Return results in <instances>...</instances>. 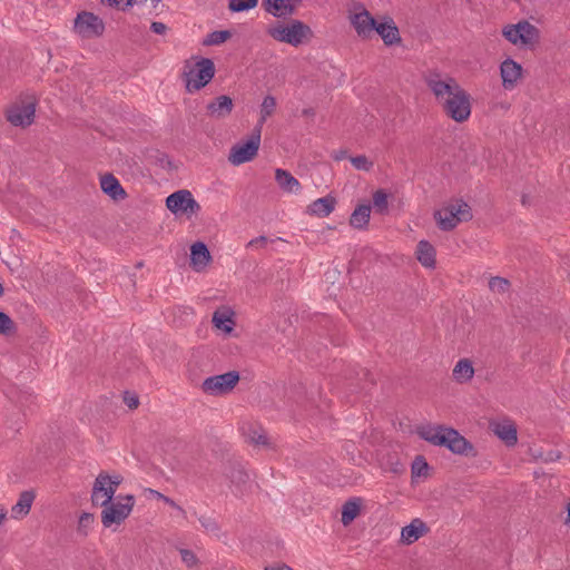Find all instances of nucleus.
Listing matches in <instances>:
<instances>
[{
	"label": "nucleus",
	"instance_id": "obj_41",
	"mask_svg": "<svg viewBox=\"0 0 570 570\" xmlns=\"http://www.w3.org/2000/svg\"><path fill=\"white\" fill-rule=\"evenodd\" d=\"M150 493L154 498H156L157 500H160L161 502L166 503L170 508L177 510L184 518H186V511L179 504H177L171 498H169L156 490H150Z\"/></svg>",
	"mask_w": 570,
	"mask_h": 570
},
{
	"label": "nucleus",
	"instance_id": "obj_33",
	"mask_svg": "<svg viewBox=\"0 0 570 570\" xmlns=\"http://www.w3.org/2000/svg\"><path fill=\"white\" fill-rule=\"evenodd\" d=\"M373 206L379 214L384 215L389 212V195L383 189L373 194Z\"/></svg>",
	"mask_w": 570,
	"mask_h": 570
},
{
	"label": "nucleus",
	"instance_id": "obj_48",
	"mask_svg": "<svg viewBox=\"0 0 570 570\" xmlns=\"http://www.w3.org/2000/svg\"><path fill=\"white\" fill-rule=\"evenodd\" d=\"M153 32L157 35H164L167 31V27L163 22L154 21L150 26Z\"/></svg>",
	"mask_w": 570,
	"mask_h": 570
},
{
	"label": "nucleus",
	"instance_id": "obj_54",
	"mask_svg": "<svg viewBox=\"0 0 570 570\" xmlns=\"http://www.w3.org/2000/svg\"><path fill=\"white\" fill-rule=\"evenodd\" d=\"M345 154H346L345 151H340V154L335 156V159L336 160L343 159L345 157Z\"/></svg>",
	"mask_w": 570,
	"mask_h": 570
},
{
	"label": "nucleus",
	"instance_id": "obj_22",
	"mask_svg": "<svg viewBox=\"0 0 570 570\" xmlns=\"http://www.w3.org/2000/svg\"><path fill=\"white\" fill-rule=\"evenodd\" d=\"M35 499V490L22 491L19 495L17 503L11 508V518L19 520L28 515Z\"/></svg>",
	"mask_w": 570,
	"mask_h": 570
},
{
	"label": "nucleus",
	"instance_id": "obj_13",
	"mask_svg": "<svg viewBox=\"0 0 570 570\" xmlns=\"http://www.w3.org/2000/svg\"><path fill=\"white\" fill-rule=\"evenodd\" d=\"M75 30L82 38L90 39L100 37L105 31V23L101 18L92 12L82 11L75 19Z\"/></svg>",
	"mask_w": 570,
	"mask_h": 570
},
{
	"label": "nucleus",
	"instance_id": "obj_27",
	"mask_svg": "<svg viewBox=\"0 0 570 570\" xmlns=\"http://www.w3.org/2000/svg\"><path fill=\"white\" fill-rule=\"evenodd\" d=\"M275 180L279 188L286 193H297L301 189L299 181L287 170L276 169Z\"/></svg>",
	"mask_w": 570,
	"mask_h": 570
},
{
	"label": "nucleus",
	"instance_id": "obj_45",
	"mask_svg": "<svg viewBox=\"0 0 570 570\" xmlns=\"http://www.w3.org/2000/svg\"><path fill=\"white\" fill-rule=\"evenodd\" d=\"M147 3L148 11L151 14L159 16L166 10V6L163 3V0H149Z\"/></svg>",
	"mask_w": 570,
	"mask_h": 570
},
{
	"label": "nucleus",
	"instance_id": "obj_20",
	"mask_svg": "<svg viewBox=\"0 0 570 570\" xmlns=\"http://www.w3.org/2000/svg\"><path fill=\"white\" fill-rule=\"evenodd\" d=\"M233 99L229 96L222 95L212 100L206 109L207 115L215 119H223L230 115L233 111Z\"/></svg>",
	"mask_w": 570,
	"mask_h": 570
},
{
	"label": "nucleus",
	"instance_id": "obj_6",
	"mask_svg": "<svg viewBox=\"0 0 570 570\" xmlns=\"http://www.w3.org/2000/svg\"><path fill=\"white\" fill-rule=\"evenodd\" d=\"M135 498L131 494L118 495L116 501L105 503L101 511V523L105 528L121 524L131 513Z\"/></svg>",
	"mask_w": 570,
	"mask_h": 570
},
{
	"label": "nucleus",
	"instance_id": "obj_46",
	"mask_svg": "<svg viewBox=\"0 0 570 570\" xmlns=\"http://www.w3.org/2000/svg\"><path fill=\"white\" fill-rule=\"evenodd\" d=\"M250 442L255 445H267L268 439L267 435L264 433H259L257 431H253V433L249 435Z\"/></svg>",
	"mask_w": 570,
	"mask_h": 570
},
{
	"label": "nucleus",
	"instance_id": "obj_19",
	"mask_svg": "<svg viewBox=\"0 0 570 570\" xmlns=\"http://www.w3.org/2000/svg\"><path fill=\"white\" fill-rule=\"evenodd\" d=\"M212 262V255L203 242H196L190 247V266L195 272H203Z\"/></svg>",
	"mask_w": 570,
	"mask_h": 570
},
{
	"label": "nucleus",
	"instance_id": "obj_8",
	"mask_svg": "<svg viewBox=\"0 0 570 570\" xmlns=\"http://www.w3.org/2000/svg\"><path fill=\"white\" fill-rule=\"evenodd\" d=\"M121 482L122 476L119 474L109 475L105 472L99 473L92 487V504L105 505V503H110L115 497L117 488L121 484Z\"/></svg>",
	"mask_w": 570,
	"mask_h": 570
},
{
	"label": "nucleus",
	"instance_id": "obj_56",
	"mask_svg": "<svg viewBox=\"0 0 570 570\" xmlns=\"http://www.w3.org/2000/svg\"><path fill=\"white\" fill-rule=\"evenodd\" d=\"M149 0H134V4L147 3Z\"/></svg>",
	"mask_w": 570,
	"mask_h": 570
},
{
	"label": "nucleus",
	"instance_id": "obj_49",
	"mask_svg": "<svg viewBox=\"0 0 570 570\" xmlns=\"http://www.w3.org/2000/svg\"><path fill=\"white\" fill-rule=\"evenodd\" d=\"M102 3H107L109 7H119L124 0H100ZM126 7L134 6V0H126Z\"/></svg>",
	"mask_w": 570,
	"mask_h": 570
},
{
	"label": "nucleus",
	"instance_id": "obj_10",
	"mask_svg": "<svg viewBox=\"0 0 570 570\" xmlns=\"http://www.w3.org/2000/svg\"><path fill=\"white\" fill-rule=\"evenodd\" d=\"M240 380L237 371H229L205 379L202 383V391L212 396H222L230 393Z\"/></svg>",
	"mask_w": 570,
	"mask_h": 570
},
{
	"label": "nucleus",
	"instance_id": "obj_50",
	"mask_svg": "<svg viewBox=\"0 0 570 570\" xmlns=\"http://www.w3.org/2000/svg\"><path fill=\"white\" fill-rule=\"evenodd\" d=\"M266 244H267V237L259 236V237H256V238L252 239L248 243V246H261V247H264Z\"/></svg>",
	"mask_w": 570,
	"mask_h": 570
},
{
	"label": "nucleus",
	"instance_id": "obj_21",
	"mask_svg": "<svg viewBox=\"0 0 570 570\" xmlns=\"http://www.w3.org/2000/svg\"><path fill=\"white\" fill-rule=\"evenodd\" d=\"M100 188L116 202L124 200L127 197L126 190L112 174H106L100 177Z\"/></svg>",
	"mask_w": 570,
	"mask_h": 570
},
{
	"label": "nucleus",
	"instance_id": "obj_40",
	"mask_svg": "<svg viewBox=\"0 0 570 570\" xmlns=\"http://www.w3.org/2000/svg\"><path fill=\"white\" fill-rule=\"evenodd\" d=\"M229 478L230 481L237 487L245 485L249 481V474L240 466L235 468L232 471Z\"/></svg>",
	"mask_w": 570,
	"mask_h": 570
},
{
	"label": "nucleus",
	"instance_id": "obj_17",
	"mask_svg": "<svg viewBox=\"0 0 570 570\" xmlns=\"http://www.w3.org/2000/svg\"><path fill=\"white\" fill-rule=\"evenodd\" d=\"M430 528L420 518H415L410 524L405 525L401 530V542L404 544H412L423 535L428 534Z\"/></svg>",
	"mask_w": 570,
	"mask_h": 570
},
{
	"label": "nucleus",
	"instance_id": "obj_1",
	"mask_svg": "<svg viewBox=\"0 0 570 570\" xmlns=\"http://www.w3.org/2000/svg\"><path fill=\"white\" fill-rule=\"evenodd\" d=\"M424 81L449 118L456 122L469 119L472 109L471 96L456 79L431 70L424 76Z\"/></svg>",
	"mask_w": 570,
	"mask_h": 570
},
{
	"label": "nucleus",
	"instance_id": "obj_14",
	"mask_svg": "<svg viewBox=\"0 0 570 570\" xmlns=\"http://www.w3.org/2000/svg\"><path fill=\"white\" fill-rule=\"evenodd\" d=\"M355 10L356 11L348 17L350 23L360 38L364 40L370 39L373 31H375L377 21L363 4H358Z\"/></svg>",
	"mask_w": 570,
	"mask_h": 570
},
{
	"label": "nucleus",
	"instance_id": "obj_34",
	"mask_svg": "<svg viewBox=\"0 0 570 570\" xmlns=\"http://www.w3.org/2000/svg\"><path fill=\"white\" fill-rule=\"evenodd\" d=\"M510 286V282L504 277L493 276L489 279V288L493 293L505 294L509 292Z\"/></svg>",
	"mask_w": 570,
	"mask_h": 570
},
{
	"label": "nucleus",
	"instance_id": "obj_32",
	"mask_svg": "<svg viewBox=\"0 0 570 570\" xmlns=\"http://www.w3.org/2000/svg\"><path fill=\"white\" fill-rule=\"evenodd\" d=\"M276 109V99L275 97L268 95L263 99V102L261 105V116L258 119V122L256 126H261V129L263 128V125L267 120L268 117H271Z\"/></svg>",
	"mask_w": 570,
	"mask_h": 570
},
{
	"label": "nucleus",
	"instance_id": "obj_37",
	"mask_svg": "<svg viewBox=\"0 0 570 570\" xmlns=\"http://www.w3.org/2000/svg\"><path fill=\"white\" fill-rule=\"evenodd\" d=\"M198 520L205 531L213 533L216 537H219L220 525L213 517L200 515Z\"/></svg>",
	"mask_w": 570,
	"mask_h": 570
},
{
	"label": "nucleus",
	"instance_id": "obj_28",
	"mask_svg": "<svg viewBox=\"0 0 570 570\" xmlns=\"http://www.w3.org/2000/svg\"><path fill=\"white\" fill-rule=\"evenodd\" d=\"M371 216V206L358 205L350 217V225L356 229H365L368 225Z\"/></svg>",
	"mask_w": 570,
	"mask_h": 570
},
{
	"label": "nucleus",
	"instance_id": "obj_31",
	"mask_svg": "<svg viewBox=\"0 0 570 570\" xmlns=\"http://www.w3.org/2000/svg\"><path fill=\"white\" fill-rule=\"evenodd\" d=\"M529 455L535 462L550 463L560 460L562 453L558 450H550L548 452H543L542 449L538 446H530Z\"/></svg>",
	"mask_w": 570,
	"mask_h": 570
},
{
	"label": "nucleus",
	"instance_id": "obj_47",
	"mask_svg": "<svg viewBox=\"0 0 570 570\" xmlns=\"http://www.w3.org/2000/svg\"><path fill=\"white\" fill-rule=\"evenodd\" d=\"M124 402L129 409H137L139 405V399L136 394L126 392L124 395Z\"/></svg>",
	"mask_w": 570,
	"mask_h": 570
},
{
	"label": "nucleus",
	"instance_id": "obj_2",
	"mask_svg": "<svg viewBox=\"0 0 570 570\" xmlns=\"http://www.w3.org/2000/svg\"><path fill=\"white\" fill-rule=\"evenodd\" d=\"M416 434L433 445L446 448L453 454L472 458L478 455L474 445L453 428L426 424L417 426Z\"/></svg>",
	"mask_w": 570,
	"mask_h": 570
},
{
	"label": "nucleus",
	"instance_id": "obj_25",
	"mask_svg": "<svg viewBox=\"0 0 570 570\" xmlns=\"http://www.w3.org/2000/svg\"><path fill=\"white\" fill-rule=\"evenodd\" d=\"M363 505V499L360 497L350 498L342 505V518L343 525L351 524L361 513Z\"/></svg>",
	"mask_w": 570,
	"mask_h": 570
},
{
	"label": "nucleus",
	"instance_id": "obj_15",
	"mask_svg": "<svg viewBox=\"0 0 570 570\" xmlns=\"http://www.w3.org/2000/svg\"><path fill=\"white\" fill-rule=\"evenodd\" d=\"M522 66L511 58H507L501 62L500 76L502 79V87L505 90H512L517 87L519 80L522 78Z\"/></svg>",
	"mask_w": 570,
	"mask_h": 570
},
{
	"label": "nucleus",
	"instance_id": "obj_52",
	"mask_svg": "<svg viewBox=\"0 0 570 570\" xmlns=\"http://www.w3.org/2000/svg\"><path fill=\"white\" fill-rule=\"evenodd\" d=\"M303 115L309 117V116H314L315 112H314L313 108H306L303 110Z\"/></svg>",
	"mask_w": 570,
	"mask_h": 570
},
{
	"label": "nucleus",
	"instance_id": "obj_38",
	"mask_svg": "<svg viewBox=\"0 0 570 570\" xmlns=\"http://www.w3.org/2000/svg\"><path fill=\"white\" fill-rule=\"evenodd\" d=\"M412 475L413 476H426L429 472V464L424 456L419 455L412 463Z\"/></svg>",
	"mask_w": 570,
	"mask_h": 570
},
{
	"label": "nucleus",
	"instance_id": "obj_39",
	"mask_svg": "<svg viewBox=\"0 0 570 570\" xmlns=\"http://www.w3.org/2000/svg\"><path fill=\"white\" fill-rule=\"evenodd\" d=\"M16 323L11 320V317L6 313L0 312V334L11 335L16 333Z\"/></svg>",
	"mask_w": 570,
	"mask_h": 570
},
{
	"label": "nucleus",
	"instance_id": "obj_58",
	"mask_svg": "<svg viewBox=\"0 0 570 570\" xmlns=\"http://www.w3.org/2000/svg\"><path fill=\"white\" fill-rule=\"evenodd\" d=\"M3 293H4V288H3L2 284L0 283V297L3 295Z\"/></svg>",
	"mask_w": 570,
	"mask_h": 570
},
{
	"label": "nucleus",
	"instance_id": "obj_11",
	"mask_svg": "<svg viewBox=\"0 0 570 570\" xmlns=\"http://www.w3.org/2000/svg\"><path fill=\"white\" fill-rule=\"evenodd\" d=\"M166 206L173 214L183 213L188 216L196 215L200 210V205L187 189H180L170 194L166 198Z\"/></svg>",
	"mask_w": 570,
	"mask_h": 570
},
{
	"label": "nucleus",
	"instance_id": "obj_44",
	"mask_svg": "<svg viewBox=\"0 0 570 570\" xmlns=\"http://www.w3.org/2000/svg\"><path fill=\"white\" fill-rule=\"evenodd\" d=\"M181 561L188 567L194 568L198 564L197 556L189 549L179 550Z\"/></svg>",
	"mask_w": 570,
	"mask_h": 570
},
{
	"label": "nucleus",
	"instance_id": "obj_5",
	"mask_svg": "<svg viewBox=\"0 0 570 570\" xmlns=\"http://www.w3.org/2000/svg\"><path fill=\"white\" fill-rule=\"evenodd\" d=\"M502 36L510 43L520 48H533L540 40L539 29L527 20L504 26Z\"/></svg>",
	"mask_w": 570,
	"mask_h": 570
},
{
	"label": "nucleus",
	"instance_id": "obj_3",
	"mask_svg": "<svg viewBox=\"0 0 570 570\" xmlns=\"http://www.w3.org/2000/svg\"><path fill=\"white\" fill-rule=\"evenodd\" d=\"M267 35L275 41L298 47L314 37L311 27L301 20L293 19L287 23L277 21L267 28Z\"/></svg>",
	"mask_w": 570,
	"mask_h": 570
},
{
	"label": "nucleus",
	"instance_id": "obj_51",
	"mask_svg": "<svg viewBox=\"0 0 570 570\" xmlns=\"http://www.w3.org/2000/svg\"><path fill=\"white\" fill-rule=\"evenodd\" d=\"M265 570H293V569L285 563H281V564H273V566L266 567Z\"/></svg>",
	"mask_w": 570,
	"mask_h": 570
},
{
	"label": "nucleus",
	"instance_id": "obj_9",
	"mask_svg": "<svg viewBox=\"0 0 570 570\" xmlns=\"http://www.w3.org/2000/svg\"><path fill=\"white\" fill-rule=\"evenodd\" d=\"M261 136V126H255L247 141L236 144L230 148L228 161L234 166H238L253 160L259 149Z\"/></svg>",
	"mask_w": 570,
	"mask_h": 570
},
{
	"label": "nucleus",
	"instance_id": "obj_42",
	"mask_svg": "<svg viewBox=\"0 0 570 570\" xmlns=\"http://www.w3.org/2000/svg\"><path fill=\"white\" fill-rule=\"evenodd\" d=\"M350 160L358 170L370 171L373 168V161H371L365 155L351 157Z\"/></svg>",
	"mask_w": 570,
	"mask_h": 570
},
{
	"label": "nucleus",
	"instance_id": "obj_12",
	"mask_svg": "<svg viewBox=\"0 0 570 570\" xmlns=\"http://www.w3.org/2000/svg\"><path fill=\"white\" fill-rule=\"evenodd\" d=\"M37 99L31 97L26 104H13L6 111L7 120L16 127H28L35 120Z\"/></svg>",
	"mask_w": 570,
	"mask_h": 570
},
{
	"label": "nucleus",
	"instance_id": "obj_16",
	"mask_svg": "<svg viewBox=\"0 0 570 570\" xmlns=\"http://www.w3.org/2000/svg\"><path fill=\"white\" fill-rule=\"evenodd\" d=\"M302 0H263L264 10L275 18H287L295 13Z\"/></svg>",
	"mask_w": 570,
	"mask_h": 570
},
{
	"label": "nucleus",
	"instance_id": "obj_36",
	"mask_svg": "<svg viewBox=\"0 0 570 570\" xmlns=\"http://www.w3.org/2000/svg\"><path fill=\"white\" fill-rule=\"evenodd\" d=\"M258 0H229L228 9L232 12H242L255 8Z\"/></svg>",
	"mask_w": 570,
	"mask_h": 570
},
{
	"label": "nucleus",
	"instance_id": "obj_35",
	"mask_svg": "<svg viewBox=\"0 0 570 570\" xmlns=\"http://www.w3.org/2000/svg\"><path fill=\"white\" fill-rule=\"evenodd\" d=\"M230 38V32L227 30L213 31L210 32L206 39L203 41L205 46H217L225 42Z\"/></svg>",
	"mask_w": 570,
	"mask_h": 570
},
{
	"label": "nucleus",
	"instance_id": "obj_4",
	"mask_svg": "<svg viewBox=\"0 0 570 570\" xmlns=\"http://www.w3.org/2000/svg\"><path fill=\"white\" fill-rule=\"evenodd\" d=\"M215 76V65L209 58H199L194 65L186 61L183 77L188 92L204 88Z\"/></svg>",
	"mask_w": 570,
	"mask_h": 570
},
{
	"label": "nucleus",
	"instance_id": "obj_43",
	"mask_svg": "<svg viewBox=\"0 0 570 570\" xmlns=\"http://www.w3.org/2000/svg\"><path fill=\"white\" fill-rule=\"evenodd\" d=\"M92 522L94 514L88 512L81 513L78 520V532L81 533L82 535H87L88 528L92 524Z\"/></svg>",
	"mask_w": 570,
	"mask_h": 570
},
{
	"label": "nucleus",
	"instance_id": "obj_29",
	"mask_svg": "<svg viewBox=\"0 0 570 570\" xmlns=\"http://www.w3.org/2000/svg\"><path fill=\"white\" fill-rule=\"evenodd\" d=\"M212 322L216 328L220 330L225 334H230L235 325V322L233 321V312L229 309L215 311Z\"/></svg>",
	"mask_w": 570,
	"mask_h": 570
},
{
	"label": "nucleus",
	"instance_id": "obj_55",
	"mask_svg": "<svg viewBox=\"0 0 570 570\" xmlns=\"http://www.w3.org/2000/svg\"><path fill=\"white\" fill-rule=\"evenodd\" d=\"M567 510H568V518H567L566 523L570 524V502L568 503Z\"/></svg>",
	"mask_w": 570,
	"mask_h": 570
},
{
	"label": "nucleus",
	"instance_id": "obj_26",
	"mask_svg": "<svg viewBox=\"0 0 570 570\" xmlns=\"http://www.w3.org/2000/svg\"><path fill=\"white\" fill-rule=\"evenodd\" d=\"M435 248L428 240L419 242L416 246V258L424 267H435Z\"/></svg>",
	"mask_w": 570,
	"mask_h": 570
},
{
	"label": "nucleus",
	"instance_id": "obj_53",
	"mask_svg": "<svg viewBox=\"0 0 570 570\" xmlns=\"http://www.w3.org/2000/svg\"><path fill=\"white\" fill-rule=\"evenodd\" d=\"M6 518H7V511L4 509H0V525L3 523Z\"/></svg>",
	"mask_w": 570,
	"mask_h": 570
},
{
	"label": "nucleus",
	"instance_id": "obj_23",
	"mask_svg": "<svg viewBox=\"0 0 570 570\" xmlns=\"http://www.w3.org/2000/svg\"><path fill=\"white\" fill-rule=\"evenodd\" d=\"M336 198L332 195L314 200L307 207V213L321 218L327 217L335 208Z\"/></svg>",
	"mask_w": 570,
	"mask_h": 570
},
{
	"label": "nucleus",
	"instance_id": "obj_30",
	"mask_svg": "<svg viewBox=\"0 0 570 570\" xmlns=\"http://www.w3.org/2000/svg\"><path fill=\"white\" fill-rule=\"evenodd\" d=\"M494 433L509 446L518 442L517 428L513 424H497Z\"/></svg>",
	"mask_w": 570,
	"mask_h": 570
},
{
	"label": "nucleus",
	"instance_id": "obj_57",
	"mask_svg": "<svg viewBox=\"0 0 570 570\" xmlns=\"http://www.w3.org/2000/svg\"><path fill=\"white\" fill-rule=\"evenodd\" d=\"M364 375L371 381L372 384L374 383V380L368 372H365Z\"/></svg>",
	"mask_w": 570,
	"mask_h": 570
},
{
	"label": "nucleus",
	"instance_id": "obj_7",
	"mask_svg": "<svg viewBox=\"0 0 570 570\" xmlns=\"http://www.w3.org/2000/svg\"><path fill=\"white\" fill-rule=\"evenodd\" d=\"M434 218L440 229L449 232L454 229L459 223L472 219V213L466 203L460 202L436 210Z\"/></svg>",
	"mask_w": 570,
	"mask_h": 570
},
{
	"label": "nucleus",
	"instance_id": "obj_18",
	"mask_svg": "<svg viewBox=\"0 0 570 570\" xmlns=\"http://www.w3.org/2000/svg\"><path fill=\"white\" fill-rule=\"evenodd\" d=\"M375 31L380 35L385 46L399 45L402 41L397 26L390 17H384L383 22H377Z\"/></svg>",
	"mask_w": 570,
	"mask_h": 570
},
{
	"label": "nucleus",
	"instance_id": "obj_24",
	"mask_svg": "<svg viewBox=\"0 0 570 570\" xmlns=\"http://www.w3.org/2000/svg\"><path fill=\"white\" fill-rule=\"evenodd\" d=\"M474 376L473 363L469 358H460L452 370V377L456 383H469Z\"/></svg>",
	"mask_w": 570,
	"mask_h": 570
}]
</instances>
